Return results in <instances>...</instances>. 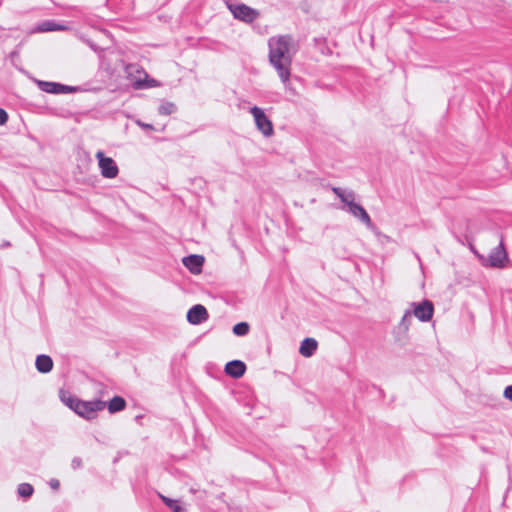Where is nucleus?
Instances as JSON below:
<instances>
[{
  "label": "nucleus",
  "mask_w": 512,
  "mask_h": 512,
  "mask_svg": "<svg viewBox=\"0 0 512 512\" xmlns=\"http://www.w3.org/2000/svg\"><path fill=\"white\" fill-rule=\"evenodd\" d=\"M268 48L271 66L276 70L285 88H289L292 59L297 51L294 38L289 34L271 37L268 40Z\"/></svg>",
  "instance_id": "1"
},
{
  "label": "nucleus",
  "mask_w": 512,
  "mask_h": 512,
  "mask_svg": "<svg viewBox=\"0 0 512 512\" xmlns=\"http://www.w3.org/2000/svg\"><path fill=\"white\" fill-rule=\"evenodd\" d=\"M331 190L341 200V202L346 205V208H343L344 210L353 215L355 218L359 219L368 228L373 226L371 217L364 209V207L359 203L354 202V191H345L339 187H331Z\"/></svg>",
  "instance_id": "2"
},
{
  "label": "nucleus",
  "mask_w": 512,
  "mask_h": 512,
  "mask_svg": "<svg viewBox=\"0 0 512 512\" xmlns=\"http://www.w3.org/2000/svg\"><path fill=\"white\" fill-rule=\"evenodd\" d=\"M106 407V402L100 399L91 401H84L80 399V402L76 404V414L80 417L92 420L97 417V413L102 411Z\"/></svg>",
  "instance_id": "3"
},
{
  "label": "nucleus",
  "mask_w": 512,
  "mask_h": 512,
  "mask_svg": "<svg viewBox=\"0 0 512 512\" xmlns=\"http://www.w3.org/2000/svg\"><path fill=\"white\" fill-rule=\"evenodd\" d=\"M228 9L235 19L245 23H252L260 16L258 10L251 8L244 3H228Z\"/></svg>",
  "instance_id": "4"
},
{
  "label": "nucleus",
  "mask_w": 512,
  "mask_h": 512,
  "mask_svg": "<svg viewBox=\"0 0 512 512\" xmlns=\"http://www.w3.org/2000/svg\"><path fill=\"white\" fill-rule=\"evenodd\" d=\"M98 160V166L100 168L101 175L107 179H113L118 176L119 168L113 158L105 156L103 151L96 153Z\"/></svg>",
  "instance_id": "5"
},
{
  "label": "nucleus",
  "mask_w": 512,
  "mask_h": 512,
  "mask_svg": "<svg viewBox=\"0 0 512 512\" xmlns=\"http://www.w3.org/2000/svg\"><path fill=\"white\" fill-rule=\"evenodd\" d=\"M250 113L253 115L257 129L266 137L273 134V124L271 120L265 115L264 111L258 107L253 106L250 109Z\"/></svg>",
  "instance_id": "6"
},
{
  "label": "nucleus",
  "mask_w": 512,
  "mask_h": 512,
  "mask_svg": "<svg viewBox=\"0 0 512 512\" xmlns=\"http://www.w3.org/2000/svg\"><path fill=\"white\" fill-rule=\"evenodd\" d=\"M413 306V310H411L412 315H414L421 322H428L432 319L434 314V305L430 300H423L419 303H411Z\"/></svg>",
  "instance_id": "7"
},
{
  "label": "nucleus",
  "mask_w": 512,
  "mask_h": 512,
  "mask_svg": "<svg viewBox=\"0 0 512 512\" xmlns=\"http://www.w3.org/2000/svg\"><path fill=\"white\" fill-rule=\"evenodd\" d=\"M36 83L41 91L50 94H67L74 93L78 90V87L68 86L57 82L37 80Z\"/></svg>",
  "instance_id": "8"
},
{
  "label": "nucleus",
  "mask_w": 512,
  "mask_h": 512,
  "mask_svg": "<svg viewBox=\"0 0 512 512\" xmlns=\"http://www.w3.org/2000/svg\"><path fill=\"white\" fill-rule=\"evenodd\" d=\"M186 318L190 324L199 325L208 320L209 313L203 305L196 304L187 311Z\"/></svg>",
  "instance_id": "9"
},
{
  "label": "nucleus",
  "mask_w": 512,
  "mask_h": 512,
  "mask_svg": "<svg viewBox=\"0 0 512 512\" xmlns=\"http://www.w3.org/2000/svg\"><path fill=\"white\" fill-rule=\"evenodd\" d=\"M224 372L226 375L238 379L246 372V364L241 360H231L226 363Z\"/></svg>",
  "instance_id": "10"
},
{
  "label": "nucleus",
  "mask_w": 512,
  "mask_h": 512,
  "mask_svg": "<svg viewBox=\"0 0 512 512\" xmlns=\"http://www.w3.org/2000/svg\"><path fill=\"white\" fill-rule=\"evenodd\" d=\"M183 264L191 273L198 274L202 270L204 257L198 254H191L183 258Z\"/></svg>",
  "instance_id": "11"
},
{
  "label": "nucleus",
  "mask_w": 512,
  "mask_h": 512,
  "mask_svg": "<svg viewBox=\"0 0 512 512\" xmlns=\"http://www.w3.org/2000/svg\"><path fill=\"white\" fill-rule=\"evenodd\" d=\"M505 260H507V252L501 242L491 251L489 255V262L492 267H503Z\"/></svg>",
  "instance_id": "12"
},
{
  "label": "nucleus",
  "mask_w": 512,
  "mask_h": 512,
  "mask_svg": "<svg viewBox=\"0 0 512 512\" xmlns=\"http://www.w3.org/2000/svg\"><path fill=\"white\" fill-rule=\"evenodd\" d=\"M35 367L40 373H49L53 369V360L49 355L40 354L36 357Z\"/></svg>",
  "instance_id": "13"
},
{
  "label": "nucleus",
  "mask_w": 512,
  "mask_h": 512,
  "mask_svg": "<svg viewBox=\"0 0 512 512\" xmlns=\"http://www.w3.org/2000/svg\"><path fill=\"white\" fill-rule=\"evenodd\" d=\"M318 348V342L314 338H305L300 345L299 353L304 357H311Z\"/></svg>",
  "instance_id": "14"
},
{
  "label": "nucleus",
  "mask_w": 512,
  "mask_h": 512,
  "mask_svg": "<svg viewBox=\"0 0 512 512\" xmlns=\"http://www.w3.org/2000/svg\"><path fill=\"white\" fill-rule=\"evenodd\" d=\"M109 413L114 414L125 409L126 401L121 396H114L108 403H106Z\"/></svg>",
  "instance_id": "15"
},
{
  "label": "nucleus",
  "mask_w": 512,
  "mask_h": 512,
  "mask_svg": "<svg viewBox=\"0 0 512 512\" xmlns=\"http://www.w3.org/2000/svg\"><path fill=\"white\" fill-rule=\"evenodd\" d=\"M66 27L64 25L58 24L53 20H46L40 23L37 27L38 32H52V31H61L65 30Z\"/></svg>",
  "instance_id": "16"
},
{
  "label": "nucleus",
  "mask_w": 512,
  "mask_h": 512,
  "mask_svg": "<svg viewBox=\"0 0 512 512\" xmlns=\"http://www.w3.org/2000/svg\"><path fill=\"white\" fill-rule=\"evenodd\" d=\"M59 396L61 401L76 413V404L80 402V399L63 389H60Z\"/></svg>",
  "instance_id": "17"
},
{
  "label": "nucleus",
  "mask_w": 512,
  "mask_h": 512,
  "mask_svg": "<svg viewBox=\"0 0 512 512\" xmlns=\"http://www.w3.org/2000/svg\"><path fill=\"white\" fill-rule=\"evenodd\" d=\"M159 497L162 500V502L168 508H170L173 512H187V510L183 506L180 505L178 500L171 499V498L166 497V496H164L162 494H159Z\"/></svg>",
  "instance_id": "18"
},
{
  "label": "nucleus",
  "mask_w": 512,
  "mask_h": 512,
  "mask_svg": "<svg viewBox=\"0 0 512 512\" xmlns=\"http://www.w3.org/2000/svg\"><path fill=\"white\" fill-rule=\"evenodd\" d=\"M34 493V488L30 483H21L17 487V494L24 499L30 498Z\"/></svg>",
  "instance_id": "19"
},
{
  "label": "nucleus",
  "mask_w": 512,
  "mask_h": 512,
  "mask_svg": "<svg viewBox=\"0 0 512 512\" xmlns=\"http://www.w3.org/2000/svg\"><path fill=\"white\" fill-rule=\"evenodd\" d=\"M412 323V312L411 310H406L401 321L399 322V329L406 333L410 325Z\"/></svg>",
  "instance_id": "20"
},
{
  "label": "nucleus",
  "mask_w": 512,
  "mask_h": 512,
  "mask_svg": "<svg viewBox=\"0 0 512 512\" xmlns=\"http://www.w3.org/2000/svg\"><path fill=\"white\" fill-rule=\"evenodd\" d=\"M250 325L247 322H239L233 326V333L236 336H246L249 333Z\"/></svg>",
  "instance_id": "21"
},
{
  "label": "nucleus",
  "mask_w": 512,
  "mask_h": 512,
  "mask_svg": "<svg viewBox=\"0 0 512 512\" xmlns=\"http://www.w3.org/2000/svg\"><path fill=\"white\" fill-rule=\"evenodd\" d=\"M176 105L172 102H163L159 107H158V113L160 115H171L173 114L174 112H176Z\"/></svg>",
  "instance_id": "22"
},
{
  "label": "nucleus",
  "mask_w": 512,
  "mask_h": 512,
  "mask_svg": "<svg viewBox=\"0 0 512 512\" xmlns=\"http://www.w3.org/2000/svg\"><path fill=\"white\" fill-rule=\"evenodd\" d=\"M157 86H159V82L155 79L138 80L136 82V88H152Z\"/></svg>",
  "instance_id": "23"
},
{
  "label": "nucleus",
  "mask_w": 512,
  "mask_h": 512,
  "mask_svg": "<svg viewBox=\"0 0 512 512\" xmlns=\"http://www.w3.org/2000/svg\"><path fill=\"white\" fill-rule=\"evenodd\" d=\"M82 459L80 457H74L71 461V467L73 470L80 469L82 467Z\"/></svg>",
  "instance_id": "24"
},
{
  "label": "nucleus",
  "mask_w": 512,
  "mask_h": 512,
  "mask_svg": "<svg viewBox=\"0 0 512 512\" xmlns=\"http://www.w3.org/2000/svg\"><path fill=\"white\" fill-rule=\"evenodd\" d=\"M85 42L87 43V45H88V46H89L93 51H95V52H96V53H98L99 55H100L101 53H103V51H104V50H103L102 48H100L99 46H97L93 41H91V40H89V39H88V40H85Z\"/></svg>",
  "instance_id": "25"
},
{
  "label": "nucleus",
  "mask_w": 512,
  "mask_h": 512,
  "mask_svg": "<svg viewBox=\"0 0 512 512\" xmlns=\"http://www.w3.org/2000/svg\"><path fill=\"white\" fill-rule=\"evenodd\" d=\"M50 488L54 491H58L60 488V481L56 478H51L48 482Z\"/></svg>",
  "instance_id": "26"
},
{
  "label": "nucleus",
  "mask_w": 512,
  "mask_h": 512,
  "mask_svg": "<svg viewBox=\"0 0 512 512\" xmlns=\"http://www.w3.org/2000/svg\"><path fill=\"white\" fill-rule=\"evenodd\" d=\"M136 124L144 130H154V126L152 124L145 123L141 120H137Z\"/></svg>",
  "instance_id": "27"
},
{
  "label": "nucleus",
  "mask_w": 512,
  "mask_h": 512,
  "mask_svg": "<svg viewBox=\"0 0 512 512\" xmlns=\"http://www.w3.org/2000/svg\"><path fill=\"white\" fill-rule=\"evenodd\" d=\"M8 121V113L0 108V125H4Z\"/></svg>",
  "instance_id": "28"
},
{
  "label": "nucleus",
  "mask_w": 512,
  "mask_h": 512,
  "mask_svg": "<svg viewBox=\"0 0 512 512\" xmlns=\"http://www.w3.org/2000/svg\"><path fill=\"white\" fill-rule=\"evenodd\" d=\"M503 395L506 399L512 401V385L505 388Z\"/></svg>",
  "instance_id": "29"
}]
</instances>
